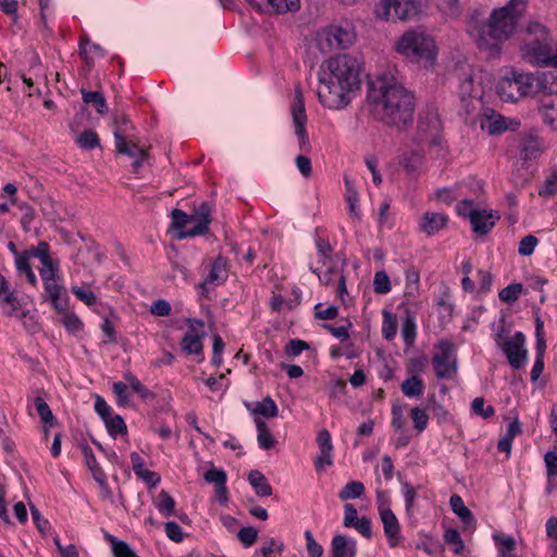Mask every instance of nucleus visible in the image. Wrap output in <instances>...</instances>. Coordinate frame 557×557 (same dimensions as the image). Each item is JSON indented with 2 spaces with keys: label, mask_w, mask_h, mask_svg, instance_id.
<instances>
[{
  "label": "nucleus",
  "mask_w": 557,
  "mask_h": 557,
  "mask_svg": "<svg viewBox=\"0 0 557 557\" xmlns=\"http://www.w3.org/2000/svg\"><path fill=\"white\" fill-rule=\"evenodd\" d=\"M292 116L294 122L295 134L298 138L300 149L309 147V138L306 132L307 114L302 94L299 89L295 91V101L292 106Z\"/></svg>",
  "instance_id": "13"
},
{
  "label": "nucleus",
  "mask_w": 557,
  "mask_h": 557,
  "mask_svg": "<svg viewBox=\"0 0 557 557\" xmlns=\"http://www.w3.org/2000/svg\"><path fill=\"white\" fill-rule=\"evenodd\" d=\"M188 331L182 338V349L188 355H200L202 352L205 337V324L198 319H187Z\"/></svg>",
  "instance_id": "15"
},
{
  "label": "nucleus",
  "mask_w": 557,
  "mask_h": 557,
  "mask_svg": "<svg viewBox=\"0 0 557 557\" xmlns=\"http://www.w3.org/2000/svg\"><path fill=\"white\" fill-rule=\"evenodd\" d=\"M516 77L513 70L509 76H505L497 82L496 94L503 101L515 102L520 99L518 88L516 87Z\"/></svg>",
  "instance_id": "21"
},
{
  "label": "nucleus",
  "mask_w": 557,
  "mask_h": 557,
  "mask_svg": "<svg viewBox=\"0 0 557 557\" xmlns=\"http://www.w3.org/2000/svg\"><path fill=\"white\" fill-rule=\"evenodd\" d=\"M368 98L373 112L383 123L404 127L413 121V94L392 73H382L368 84Z\"/></svg>",
  "instance_id": "3"
},
{
  "label": "nucleus",
  "mask_w": 557,
  "mask_h": 557,
  "mask_svg": "<svg viewBox=\"0 0 557 557\" xmlns=\"http://www.w3.org/2000/svg\"><path fill=\"white\" fill-rule=\"evenodd\" d=\"M471 407L475 414L484 419H487L495 413L494 408L491 405H485V401L482 397L474 398L472 400Z\"/></svg>",
  "instance_id": "52"
},
{
  "label": "nucleus",
  "mask_w": 557,
  "mask_h": 557,
  "mask_svg": "<svg viewBox=\"0 0 557 557\" xmlns=\"http://www.w3.org/2000/svg\"><path fill=\"white\" fill-rule=\"evenodd\" d=\"M537 243H539V240L535 236L527 235L520 240L518 252L524 257L531 256L533 253Z\"/></svg>",
  "instance_id": "56"
},
{
  "label": "nucleus",
  "mask_w": 557,
  "mask_h": 557,
  "mask_svg": "<svg viewBox=\"0 0 557 557\" xmlns=\"http://www.w3.org/2000/svg\"><path fill=\"white\" fill-rule=\"evenodd\" d=\"M245 407L255 418H275L278 413V408L270 396L263 398L261 401H246Z\"/></svg>",
  "instance_id": "20"
},
{
  "label": "nucleus",
  "mask_w": 557,
  "mask_h": 557,
  "mask_svg": "<svg viewBox=\"0 0 557 557\" xmlns=\"http://www.w3.org/2000/svg\"><path fill=\"white\" fill-rule=\"evenodd\" d=\"M520 98L536 95L535 74L513 71Z\"/></svg>",
  "instance_id": "25"
},
{
  "label": "nucleus",
  "mask_w": 557,
  "mask_h": 557,
  "mask_svg": "<svg viewBox=\"0 0 557 557\" xmlns=\"http://www.w3.org/2000/svg\"><path fill=\"white\" fill-rule=\"evenodd\" d=\"M373 289L377 294H387L392 289V284L385 271H377L374 274Z\"/></svg>",
  "instance_id": "43"
},
{
  "label": "nucleus",
  "mask_w": 557,
  "mask_h": 557,
  "mask_svg": "<svg viewBox=\"0 0 557 557\" xmlns=\"http://www.w3.org/2000/svg\"><path fill=\"white\" fill-rule=\"evenodd\" d=\"M544 150L545 145L543 139L535 135H528L523 137L520 145V153L524 160L536 159Z\"/></svg>",
  "instance_id": "22"
},
{
  "label": "nucleus",
  "mask_w": 557,
  "mask_h": 557,
  "mask_svg": "<svg viewBox=\"0 0 557 557\" xmlns=\"http://www.w3.org/2000/svg\"><path fill=\"white\" fill-rule=\"evenodd\" d=\"M449 504L451 507V510L463 521H468L472 518L471 511L469 508L465 505L462 498L454 494L450 496Z\"/></svg>",
  "instance_id": "39"
},
{
  "label": "nucleus",
  "mask_w": 557,
  "mask_h": 557,
  "mask_svg": "<svg viewBox=\"0 0 557 557\" xmlns=\"http://www.w3.org/2000/svg\"><path fill=\"white\" fill-rule=\"evenodd\" d=\"M317 444L319 446L320 453H332L333 444L331 440V434L327 430H321L317 435Z\"/></svg>",
  "instance_id": "59"
},
{
  "label": "nucleus",
  "mask_w": 557,
  "mask_h": 557,
  "mask_svg": "<svg viewBox=\"0 0 557 557\" xmlns=\"http://www.w3.org/2000/svg\"><path fill=\"white\" fill-rule=\"evenodd\" d=\"M157 508L160 512H162L165 517L170 516L175 506V502L166 492L162 491L159 493L157 497Z\"/></svg>",
  "instance_id": "48"
},
{
  "label": "nucleus",
  "mask_w": 557,
  "mask_h": 557,
  "mask_svg": "<svg viewBox=\"0 0 557 557\" xmlns=\"http://www.w3.org/2000/svg\"><path fill=\"white\" fill-rule=\"evenodd\" d=\"M258 533L256 528L247 525L238 531L237 537L246 547H249L256 542Z\"/></svg>",
  "instance_id": "53"
},
{
  "label": "nucleus",
  "mask_w": 557,
  "mask_h": 557,
  "mask_svg": "<svg viewBox=\"0 0 557 557\" xmlns=\"http://www.w3.org/2000/svg\"><path fill=\"white\" fill-rule=\"evenodd\" d=\"M203 479L208 483H212L215 486H220L226 484L227 475L223 469H218L212 466L205 472Z\"/></svg>",
  "instance_id": "45"
},
{
  "label": "nucleus",
  "mask_w": 557,
  "mask_h": 557,
  "mask_svg": "<svg viewBox=\"0 0 557 557\" xmlns=\"http://www.w3.org/2000/svg\"><path fill=\"white\" fill-rule=\"evenodd\" d=\"M400 163L408 174H414L422 164V157L418 152H411L409 154H405Z\"/></svg>",
  "instance_id": "42"
},
{
  "label": "nucleus",
  "mask_w": 557,
  "mask_h": 557,
  "mask_svg": "<svg viewBox=\"0 0 557 557\" xmlns=\"http://www.w3.org/2000/svg\"><path fill=\"white\" fill-rule=\"evenodd\" d=\"M524 51V61L528 63L535 66L557 69V42L554 46L552 44L528 45Z\"/></svg>",
  "instance_id": "10"
},
{
  "label": "nucleus",
  "mask_w": 557,
  "mask_h": 557,
  "mask_svg": "<svg viewBox=\"0 0 557 557\" xmlns=\"http://www.w3.org/2000/svg\"><path fill=\"white\" fill-rule=\"evenodd\" d=\"M447 222V216L442 212H425L419 221V228L428 236H433L444 228Z\"/></svg>",
  "instance_id": "18"
},
{
  "label": "nucleus",
  "mask_w": 557,
  "mask_h": 557,
  "mask_svg": "<svg viewBox=\"0 0 557 557\" xmlns=\"http://www.w3.org/2000/svg\"><path fill=\"white\" fill-rule=\"evenodd\" d=\"M346 195L345 199L349 206V215L351 219L359 221L361 219L360 210L358 207L359 196L357 190L352 187L350 180L345 177Z\"/></svg>",
  "instance_id": "30"
},
{
  "label": "nucleus",
  "mask_w": 557,
  "mask_h": 557,
  "mask_svg": "<svg viewBox=\"0 0 557 557\" xmlns=\"http://www.w3.org/2000/svg\"><path fill=\"white\" fill-rule=\"evenodd\" d=\"M114 137L116 151L134 158L133 166L135 169L139 168L147 156L146 149L136 144L128 143L119 129L114 131Z\"/></svg>",
  "instance_id": "17"
},
{
  "label": "nucleus",
  "mask_w": 557,
  "mask_h": 557,
  "mask_svg": "<svg viewBox=\"0 0 557 557\" xmlns=\"http://www.w3.org/2000/svg\"><path fill=\"white\" fill-rule=\"evenodd\" d=\"M364 492V486L359 481H351L347 483L339 492L338 496L343 500L354 499L360 497Z\"/></svg>",
  "instance_id": "37"
},
{
  "label": "nucleus",
  "mask_w": 557,
  "mask_h": 557,
  "mask_svg": "<svg viewBox=\"0 0 557 557\" xmlns=\"http://www.w3.org/2000/svg\"><path fill=\"white\" fill-rule=\"evenodd\" d=\"M536 95H543L542 99H548L557 95V75L554 72L535 73Z\"/></svg>",
  "instance_id": "19"
},
{
  "label": "nucleus",
  "mask_w": 557,
  "mask_h": 557,
  "mask_svg": "<svg viewBox=\"0 0 557 557\" xmlns=\"http://www.w3.org/2000/svg\"><path fill=\"white\" fill-rule=\"evenodd\" d=\"M326 270L320 271L319 269H314L311 267V271L315 273L320 280V282L324 285L336 284V295L338 299L343 304H347V288H346V280L341 269L330 265L326 263Z\"/></svg>",
  "instance_id": "16"
},
{
  "label": "nucleus",
  "mask_w": 557,
  "mask_h": 557,
  "mask_svg": "<svg viewBox=\"0 0 557 557\" xmlns=\"http://www.w3.org/2000/svg\"><path fill=\"white\" fill-rule=\"evenodd\" d=\"M308 344L300 339H292L286 345L285 351L288 356L297 357L299 356L304 350L308 349Z\"/></svg>",
  "instance_id": "62"
},
{
  "label": "nucleus",
  "mask_w": 557,
  "mask_h": 557,
  "mask_svg": "<svg viewBox=\"0 0 557 557\" xmlns=\"http://www.w3.org/2000/svg\"><path fill=\"white\" fill-rule=\"evenodd\" d=\"M361 65L350 54L326 60L319 71V102L329 110L347 108L360 89Z\"/></svg>",
  "instance_id": "2"
},
{
  "label": "nucleus",
  "mask_w": 557,
  "mask_h": 557,
  "mask_svg": "<svg viewBox=\"0 0 557 557\" xmlns=\"http://www.w3.org/2000/svg\"><path fill=\"white\" fill-rule=\"evenodd\" d=\"M277 13L295 12L300 7V0H267Z\"/></svg>",
  "instance_id": "44"
},
{
  "label": "nucleus",
  "mask_w": 557,
  "mask_h": 557,
  "mask_svg": "<svg viewBox=\"0 0 557 557\" xmlns=\"http://www.w3.org/2000/svg\"><path fill=\"white\" fill-rule=\"evenodd\" d=\"M190 228L188 232L177 234L178 239L195 237L203 235L208 232L211 223V207L207 202H202L199 207L195 208L191 214H188Z\"/></svg>",
  "instance_id": "12"
},
{
  "label": "nucleus",
  "mask_w": 557,
  "mask_h": 557,
  "mask_svg": "<svg viewBox=\"0 0 557 557\" xmlns=\"http://www.w3.org/2000/svg\"><path fill=\"white\" fill-rule=\"evenodd\" d=\"M29 253L38 258L40 263L53 260L49 255V245L46 242H40Z\"/></svg>",
  "instance_id": "60"
},
{
  "label": "nucleus",
  "mask_w": 557,
  "mask_h": 557,
  "mask_svg": "<svg viewBox=\"0 0 557 557\" xmlns=\"http://www.w3.org/2000/svg\"><path fill=\"white\" fill-rule=\"evenodd\" d=\"M0 309L10 317L22 322L28 333H37L39 325L36 320V308L26 295H18L11 288L8 280L0 273Z\"/></svg>",
  "instance_id": "5"
},
{
  "label": "nucleus",
  "mask_w": 557,
  "mask_h": 557,
  "mask_svg": "<svg viewBox=\"0 0 557 557\" xmlns=\"http://www.w3.org/2000/svg\"><path fill=\"white\" fill-rule=\"evenodd\" d=\"M417 325L414 319L407 317L403 323L401 336L407 344H412L416 338Z\"/></svg>",
  "instance_id": "54"
},
{
  "label": "nucleus",
  "mask_w": 557,
  "mask_h": 557,
  "mask_svg": "<svg viewBox=\"0 0 557 557\" xmlns=\"http://www.w3.org/2000/svg\"><path fill=\"white\" fill-rule=\"evenodd\" d=\"M109 434L113 437L117 435H125L127 433V426L124 419L119 414H112L103 421Z\"/></svg>",
  "instance_id": "35"
},
{
  "label": "nucleus",
  "mask_w": 557,
  "mask_h": 557,
  "mask_svg": "<svg viewBox=\"0 0 557 557\" xmlns=\"http://www.w3.org/2000/svg\"><path fill=\"white\" fill-rule=\"evenodd\" d=\"M432 363L438 379H454L457 373V358L454 344L449 341H441L434 347Z\"/></svg>",
  "instance_id": "8"
},
{
  "label": "nucleus",
  "mask_w": 557,
  "mask_h": 557,
  "mask_svg": "<svg viewBox=\"0 0 557 557\" xmlns=\"http://www.w3.org/2000/svg\"><path fill=\"white\" fill-rule=\"evenodd\" d=\"M306 542H307V550L310 557H322L323 547L320 545L313 537L310 531L305 532Z\"/></svg>",
  "instance_id": "58"
},
{
  "label": "nucleus",
  "mask_w": 557,
  "mask_h": 557,
  "mask_svg": "<svg viewBox=\"0 0 557 557\" xmlns=\"http://www.w3.org/2000/svg\"><path fill=\"white\" fill-rule=\"evenodd\" d=\"M541 112L547 125L554 127L557 124V95L548 99H541Z\"/></svg>",
  "instance_id": "29"
},
{
  "label": "nucleus",
  "mask_w": 557,
  "mask_h": 557,
  "mask_svg": "<svg viewBox=\"0 0 557 557\" xmlns=\"http://www.w3.org/2000/svg\"><path fill=\"white\" fill-rule=\"evenodd\" d=\"M83 454L85 457V462L91 471L94 479L100 484H103L106 482V474L99 467L92 450L88 446H84Z\"/></svg>",
  "instance_id": "32"
},
{
  "label": "nucleus",
  "mask_w": 557,
  "mask_h": 557,
  "mask_svg": "<svg viewBox=\"0 0 557 557\" xmlns=\"http://www.w3.org/2000/svg\"><path fill=\"white\" fill-rule=\"evenodd\" d=\"M410 417L412 419L414 429L419 433H422L423 431L426 430L429 424V414L424 409L420 407H412L410 409Z\"/></svg>",
  "instance_id": "38"
},
{
  "label": "nucleus",
  "mask_w": 557,
  "mask_h": 557,
  "mask_svg": "<svg viewBox=\"0 0 557 557\" xmlns=\"http://www.w3.org/2000/svg\"><path fill=\"white\" fill-rule=\"evenodd\" d=\"M397 333V320L395 314L391 311H383V321H382V336L386 341H392Z\"/></svg>",
  "instance_id": "34"
},
{
  "label": "nucleus",
  "mask_w": 557,
  "mask_h": 557,
  "mask_svg": "<svg viewBox=\"0 0 557 557\" xmlns=\"http://www.w3.org/2000/svg\"><path fill=\"white\" fill-rule=\"evenodd\" d=\"M172 218V228L177 231V234H183L184 232H188L189 226V216L187 213L180 209H174L171 212Z\"/></svg>",
  "instance_id": "36"
},
{
  "label": "nucleus",
  "mask_w": 557,
  "mask_h": 557,
  "mask_svg": "<svg viewBox=\"0 0 557 557\" xmlns=\"http://www.w3.org/2000/svg\"><path fill=\"white\" fill-rule=\"evenodd\" d=\"M400 389L408 398H419L423 395L425 385L420 376L410 375L403 381Z\"/></svg>",
  "instance_id": "26"
},
{
  "label": "nucleus",
  "mask_w": 557,
  "mask_h": 557,
  "mask_svg": "<svg viewBox=\"0 0 557 557\" xmlns=\"http://www.w3.org/2000/svg\"><path fill=\"white\" fill-rule=\"evenodd\" d=\"M150 312L158 317H166L171 312V305L164 299L156 300L150 307Z\"/></svg>",
  "instance_id": "63"
},
{
  "label": "nucleus",
  "mask_w": 557,
  "mask_h": 557,
  "mask_svg": "<svg viewBox=\"0 0 557 557\" xmlns=\"http://www.w3.org/2000/svg\"><path fill=\"white\" fill-rule=\"evenodd\" d=\"M39 274L44 283L53 278H59V262L51 260L41 263V267L39 268Z\"/></svg>",
  "instance_id": "47"
},
{
  "label": "nucleus",
  "mask_w": 557,
  "mask_h": 557,
  "mask_svg": "<svg viewBox=\"0 0 557 557\" xmlns=\"http://www.w3.org/2000/svg\"><path fill=\"white\" fill-rule=\"evenodd\" d=\"M257 429V441L261 449H271L275 446L276 441L271 434L267 423L260 418H253Z\"/></svg>",
  "instance_id": "27"
},
{
  "label": "nucleus",
  "mask_w": 557,
  "mask_h": 557,
  "mask_svg": "<svg viewBox=\"0 0 557 557\" xmlns=\"http://www.w3.org/2000/svg\"><path fill=\"white\" fill-rule=\"evenodd\" d=\"M59 281L60 277L44 283L45 289L49 294V297L57 309H60V297L63 290Z\"/></svg>",
  "instance_id": "41"
},
{
  "label": "nucleus",
  "mask_w": 557,
  "mask_h": 557,
  "mask_svg": "<svg viewBox=\"0 0 557 557\" xmlns=\"http://www.w3.org/2000/svg\"><path fill=\"white\" fill-rule=\"evenodd\" d=\"M548 478L557 476V453L547 451L544 456Z\"/></svg>",
  "instance_id": "64"
},
{
  "label": "nucleus",
  "mask_w": 557,
  "mask_h": 557,
  "mask_svg": "<svg viewBox=\"0 0 557 557\" xmlns=\"http://www.w3.org/2000/svg\"><path fill=\"white\" fill-rule=\"evenodd\" d=\"M549 28L537 20H530L522 29L521 55L524 60V49L528 45L542 46L552 44Z\"/></svg>",
  "instance_id": "11"
},
{
  "label": "nucleus",
  "mask_w": 557,
  "mask_h": 557,
  "mask_svg": "<svg viewBox=\"0 0 557 557\" xmlns=\"http://www.w3.org/2000/svg\"><path fill=\"white\" fill-rule=\"evenodd\" d=\"M76 143L83 149H94L99 146V138L92 131H85L76 138Z\"/></svg>",
  "instance_id": "50"
},
{
  "label": "nucleus",
  "mask_w": 557,
  "mask_h": 557,
  "mask_svg": "<svg viewBox=\"0 0 557 557\" xmlns=\"http://www.w3.org/2000/svg\"><path fill=\"white\" fill-rule=\"evenodd\" d=\"M456 210L460 216L469 218L473 231L480 235L487 234L494 227L495 221L499 218L492 212L476 210L474 202L469 199L459 202Z\"/></svg>",
  "instance_id": "9"
},
{
  "label": "nucleus",
  "mask_w": 557,
  "mask_h": 557,
  "mask_svg": "<svg viewBox=\"0 0 557 557\" xmlns=\"http://www.w3.org/2000/svg\"><path fill=\"white\" fill-rule=\"evenodd\" d=\"M62 323L69 332L74 333V334L78 333L83 327V322L73 312H64L63 318H62Z\"/></svg>",
  "instance_id": "55"
},
{
  "label": "nucleus",
  "mask_w": 557,
  "mask_h": 557,
  "mask_svg": "<svg viewBox=\"0 0 557 557\" xmlns=\"http://www.w3.org/2000/svg\"><path fill=\"white\" fill-rule=\"evenodd\" d=\"M314 40L323 53L348 49L357 40L356 25L348 18L335 21L319 29Z\"/></svg>",
  "instance_id": "6"
},
{
  "label": "nucleus",
  "mask_w": 557,
  "mask_h": 557,
  "mask_svg": "<svg viewBox=\"0 0 557 557\" xmlns=\"http://www.w3.org/2000/svg\"><path fill=\"white\" fill-rule=\"evenodd\" d=\"M71 290L86 306L91 307L97 304V296L94 292L82 286H73Z\"/></svg>",
  "instance_id": "51"
},
{
  "label": "nucleus",
  "mask_w": 557,
  "mask_h": 557,
  "mask_svg": "<svg viewBox=\"0 0 557 557\" xmlns=\"http://www.w3.org/2000/svg\"><path fill=\"white\" fill-rule=\"evenodd\" d=\"M392 426L396 431H403L405 428L404 412L401 407L397 404L392 407Z\"/></svg>",
  "instance_id": "61"
},
{
  "label": "nucleus",
  "mask_w": 557,
  "mask_h": 557,
  "mask_svg": "<svg viewBox=\"0 0 557 557\" xmlns=\"http://www.w3.org/2000/svg\"><path fill=\"white\" fill-rule=\"evenodd\" d=\"M226 278H227L226 260L222 257H219L212 263L207 282L218 285V284L223 283Z\"/></svg>",
  "instance_id": "31"
},
{
  "label": "nucleus",
  "mask_w": 557,
  "mask_h": 557,
  "mask_svg": "<svg viewBox=\"0 0 557 557\" xmlns=\"http://www.w3.org/2000/svg\"><path fill=\"white\" fill-rule=\"evenodd\" d=\"M521 284H510L499 292V299L504 302L510 304L516 301L522 293Z\"/></svg>",
  "instance_id": "49"
},
{
  "label": "nucleus",
  "mask_w": 557,
  "mask_h": 557,
  "mask_svg": "<svg viewBox=\"0 0 557 557\" xmlns=\"http://www.w3.org/2000/svg\"><path fill=\"white\" fill-rule=\"evenodd\" d=\"M393 48L403 59L424 70H433L437 64V42L430 33L421 27L405 30L395 40Z\"/></svg>",
  "instance_id": "4"
},
{
  "label": "nucleus",
  "mask_w": 557,
  "mask_h": 557,
  "mask_svg": "<svg viewBox=\"0 0 557 557\" xmlns=\"http://www.w3.org/2000/svg\"><path fill=\"white\" fill-rule=\"evenodd\" d=\"M524 344L525 337L521 332H516L502 344V350L513 369H520L527 361L528 350Z\"/></svg>",
  "instance_id": "14"
},
{
  "label": "nucleus",
  "mask_w": 557,
  "mask_h": 557,
  "mask_svg": "<svg viewBox=\"0 0 557 557\" xmlns=\"http://www.w3.org/2000/svg\"><path fill=\"white\" fill-rule=\"evenodd\" d=\"M83 100L86 103H92L98 113L103 114L107 111V102L103 95L99 91H82Z\"/></svg>",
  "instance_id": "40"
},
{
  "label": "nucleus",
  "mask_w": 557,
  "mask_h": 557,
  "mask_svg": "<svg viewBox=\"0 0 557 557\" xmlns=\"http://www.w3.org/2000/svg\"><path fill=\"white\" fill-rule=\"evenodd\" d=\"M34 407L45 424H51L53 422V414L49 405L41 398L36 397L34 400Z\"/></svg>",
  "instance_id": "46"
},
{
  "label": "nucleus",
  "mask_w": 557,
  "mask_h": 557,
  "mask_svg": "<svg viewBox=\"0 0 557 557\" xmlns=\"http://www.w3.org/2000/svg\"><path fill=\"white\" fill-rule=\"evenodd\" d=\"M527 10V0H509L494 8L487 17L474 11L468 18L466 30L479 50L490 59H498L504 44L517 32Z\"/></svg>",
  "instance_id": "1"
},
{
  "label": "nucleus",
  "mask_w": 557,
  "mask_h": 557,
  "mask_svg": "<svg viewBox=\"0 0 557 557\" xmlns=\"http://www.w3.org/2000/svg\"><path fill=\"white\" fill-rule=\"evenodd\" d=\"M248 481L259 496H270L272 487L268 479L258 470H252L248 474Z\"/></svg>",
  "instance_id": "28"
},
{
  "label": "nucleus",
  "mask_w": 557,
  "mask_h": 557,
  "mask_svg": "<svg viewBox=\"0 0 557 557\" xmlns=\"http://www.w3.org/2000/svg\"><path fill=\"white\" fill-rule=\"evenodd\" d=\"M421 0H380L375 15L382 21H412L421 13Z\"/></svg>",
  "instance_id": "7"
},
{
  "label": "nucleus",
  "mask_w": 557,
  "mask_h": 557,
  "mask_svg": "<svg viewBox=\"0 0 557 557\" xmlns=\"http://www.w3.org/2000/svg\"><path fill=\"white\" fill-rule=\"evenodd\" d=\"M112 391L120 406H127L129 404L126 384H124L123 382H115L112 385Z\"/></svg>",
  "instance_id": "57"
},
{
  "label": "nucleus",
  "mask_w": 557,
  "mask_h": 557,
  "mask_svg": "<svg viewBox=\"0 0 557 557\" xmlns=\"http://www.w3.org/2000/svg\"><path fill=\"white\" fill-rule=\"evenodd\" d=\"M482 129L491 135H496L505 132L508 128L507 120L493 110L485 112L481 121Z\"/></svg>",
  "instance_id": "23"
},
{
  "label": "nucleus",
  "mask_w": 557,
  "mask_h": 557,
  "mask_svg": "<svg viewBox=\"0 0 557 557\" xmlns=\"http://www.w3.org/2000/svg\"><path fill=\"white\" fill-rule=\"evenodd\" d=\"M355 542L346 536L336 535L332 540L331 557H355Z\"/></svg>",
  "instance_id": "24"
},
{
  "label": "nucleus",
  "mask_w": 557,
  "mask_h": 557,
  "mask_svg": "<svg viewBox=\"0 0 557 557\" xmlns=\"http://www.w3.org/2000/svg\"><path fill=\"white\" fill-rule=\"evenodd\" d=\"M444 541L449 549L455 554H461L465 549L463 540L461 539L460 533L454 528H448L445 530Z\"/></svg>",
  "instance_id": "33"
}]
</instances>
